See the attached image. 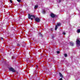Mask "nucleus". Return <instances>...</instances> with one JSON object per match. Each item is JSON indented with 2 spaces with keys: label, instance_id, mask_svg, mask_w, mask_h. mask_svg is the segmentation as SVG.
Returning a JSON list of instances; mask_svg holds the SVG:
<instances>
[{
  "label": "nucleus",
  "instance_id": "f257e3e1",
  "mask_svg": "<svg viewBox=\"0 0 80 80\" xmlns=\"http://www.w3.org/2000/svg\"><path fill=\"white\" fill-rule=\"evenodd\" d=\"M31 17H32V18H35V16L33 15H30L29 14H28V18L29 19H31V20H32L33 18H32Z\"/></svg>",
  "mask_w": 80,
  "mask_h": 80
},
{
  "label": "nucleus",
  "instance_id": "f03ea898",
  "mask_svg": "<svg viewBox=\"0 0 80 80\" xmlns=\"http://www.w3.org/2000/svg\"><path fill=\"white\" fill-rule=\"evenodd\" d=\"M76 44L78 45V46H80V41L79 39H77L76 40Z\"/></svg>",
  "mask_w": 80,
  "mask_h": 80
},
{
  "label": "nucleus",
  "instance_id": "7ed1b4c3",
  "mask_svg": "<svg viewBox=\"0 0 80 80\" xmlns=\"http://www.w3.org/2000/svg\"><path fill=\"white\" fill-rule=\"evenodd\" d=\"M9 70L10 71H12L13 72H15V70L13 68H9Z\"/></svg>",
  "mask_w": 80,
  "mask_h": 80
},
{
  "label": "nucleus",
  "instance_id": "20e7f679",
  "mask_svg": "<svg viewBox=\"0 0 80 80\" xmlns=\"http://www.w3.org/2000/svg\"><path fill=\"white\" fill-rule=\"evenodd\" d=\"M35 21H36V22H40V19L36 18H35Z\"/></svg>",
  "mask_w": 80,
  "mask_h": 80
},
{
  "label": "nucleus",
  "instance_id": "39448f33",
  "mask_svg": "<svg viewBox=\"0 0 80 80\" xmlns=\"http://www.w3.org/2000/svg\"><path fill=\"white\" fill-rule=\"evenodd\" d=\"M51 17H52V18H54V17H55V14H54L53 13H52L51 14Z\"/></svg>",
  "mask_w": 80,
  "mask_h": 80
},
{
  "label": "nucleus",
  "instance_id": "423d86ee",
  "mask_svg": "<svg viewBox=\"0 0 80 80\" xmlns=\"http://www.w3.org/2000/svg\"><path fill=\"white\" fill-rule=\"evenodd\" d=\"M70 44L71 45V46H73V45H74L73 42H70Z\"/></svg>",
  "mask_w": 80,
  "mask_h": 80
},
{
  "label": "nucleus",
  "instance_id": "0eeeda50",
  "mask_svg": "<svg viewBox=\"0 0 80 80\" xmlns=\"http://www.w3.org/2000/svg\"><path fill=\"white\" fill-rule=\"evenodd\" d=\"M61 25V23H57V26H60Z\"/></svg>",
  "mask_w": 80,
  "mask_h": 80
},
{
  "label": "nucleus",
  "instance_id": "6e6552de",
  "mask_svg": "<svg viewBox=\"0 0 80 80\" xmlns=\"http://www.w3.org/2000/svg\"><path fill=\"white\" fill-rule=\"evenodd\" d=\"M77 33H80V29H78L77 30Z\"/></svg>",
  "mask_w": 80,
  "mask_h": 80
},
{
  "label": "nucleus",
  "instance_id": "1a4fd4ad",
  "mask_svg": "<svg viewBox=\"0 0 80 80\" xmlns=\"http://www.w3.org/2000/svg\"><path fill=\"white\" fill-rule=\"evenodd\" d=\"M37 8H38V6L37 5H35L34 7V8L35 9H37Z\"/></svg>",
  "mask_w": 80,
  "mask_h": 80
},
{
  "label": "nucleus",
  "instance_id": "9d476101",
  "mask_svg": "<svg viewBox=\"0 0 80 80\" xmlns=\"http://www.w3.org/2000/svg\"><path fill=\"white\" fill-rule=\"evenodd\" d=\"M57 28H58V26L56 25V26L55 28V30H57Z\"/></svg>",
  "mask_w": 80,
  "mask_h": 80
},
{
  "label": "nucleus",
  "instance_id": "9b49d317",
  "mask_svg": "<svg viewBox=\"0 0 80 80\" xmlns=\"http://www.w3.org/2000/svg\"><path fill=\"white\" fill-rule=\"evenodd\" d=\"M59 75H60V77H63L62 74H61V73H60V72H59Z\"/></svg>",
  "mask_w": 80,
  "mask_h": 80
},
{
  "label": "nucleus",
  "instance_id": "f8f14e48",
  "mask_svg": "<svg viewBox=\"0 0 80 80\" xmlns=\"http://www.w3.org/2000/svg\"><path fill=\"white\" fill-rule=\"evenodd\" d=\"M64 55L65 57H67V54H64Z\"/></svg>",
  "mask_w": 80,
  "mask_h": 80
},
{
  "label": "nucleus",
  "instance_id": "ddd939ff",
  "mask_svg": "<svg viewBox=\"0 0 80 80\" xmlns=\"http://www.w3.org/2000/svg\"><path fill=\"white\" fill-rule=\"evenodd\" d=\"M42 12L43 13H44V14H45V11H43Z\"/></svg>",
  "mask_w": 80,
  "mask_h": 80
},
{
  "label": "nucleus",
  "instance_id": "4468645a",
  "mask_svg": "<svg viewBox=\"0 0 80 80\" xmlns=\"http://www.w3.org/2000/svg\"><path fill=\"white\" fill-rule=\"evenodd\" d=\"M17 1L18 2H21V0H17Z\"/></svg>",
  "mask_w": 80,
  "mask_h": 80
},
{
  "label": "nucleus",
  "instance_id": "2eb2a0df",
  "mask_svg": "<svg viewBox=\"0 0 80 80\" xmlns=\"http://www.w3.org/2000/svg\"><path fill=\"white\" fill-rule=\"evenodd\" d=\"M61 0H58V2H61Z\"/></svg>",
  "mask_w": 80,
  "mask_h": 80
},
{
  "label": "nucleus",
  "instance_id": "dca6fc26",
  "mask_svg": "<svg viewBox=\"0 0 80 80\" xmlns=\"http://www.w3.org/2000/svg\"><path fill=\"white\" fill-rule=\"evenodd\" d=\"M62 34L63 35H65V32H63L62 33Z\"/></svg>",
  "mask_w": 80,
  "mask_h": 80
},
{
  "label": "nucleus",
  "instance_id": "f3484780",
  "mask_svg": "<svg viewBox=\"0 0 80 80\" xmlns=\"http://www.w3.org/2000/svg\"><path fill=\"white\" fill-rule=\"evenodd\" d=\"M11 3H12V0H9Z\"/></svg>",
  "mask_w": 80,
  "mask_h": 80
},
{
  "label": "nucleus",
  "instance_id": "a211bd4d",
  "mask_svg": "<svg viewBox=\"0 0 80 80\" xmlns=\"http://www.w3.org/2000/svg\"><path fill=\"white\" fill-rule=\"evenodd\" d=\"M57 53H60V52L59 51H57Z\"/></svg>",
  "mask_w": 80,
  "mask_h": 80
},
{
  "label": "nucleus",
  "instance_id": "6ab92c4d",
  "mask_svg": "<svg viewBox=\"0 0 80 80\" xmlns=\"http://www.w3.org/2000/svg\"><path fill=\"white\" fill-rule=\"evenodd\" d=\"M38 65H37L36 66V68H38Z\"/></svg>",
  "mask_w": 80,
  "mask_h": 80
},
{
  "label": "nucleus",
  "instance_id": "aec40b11",
  "mask_svg": "<svg viewBox=\"0 0 80 80\" xmlns=\"http://www.w3.org/2000/svg\"><path fill=\"white\" fill-rule=\"evenodd\" d=\"M3 38H1V40H3Z\"/></svg>",
  "mask_w": 80,
  "mask_h": 80
},
{
  "label": "nucleus",
  "instance_id": "412c9836",
  "mask_svg": "<svg viewBox=\"0 0 80 80\" xmlns=\"http://www.w3.org/2000/svg\"><path fill=\"white\" fill-rule=\"evenodd\" d=\"M20 46V45L19 44H18V46Z\"/></svg>",
  "mask_w": 80,
  "mask_h": 80
},
{
  "label": "nucleus",
  "instance_id": "4be33fe9",
  "mask_svg": "<svg viewBox=\"0 0 80 80\" xmlns=\"http://www.w3.org/2000/svg\"><path fill=\"white\" fill-rule=\"evenodd\" d=\"M59 80H62V78H61L60 79H59Z\"/></svg>",
  "mask_w": 80,
  "mask_h": 80
},
{
  "label": "nucleus",
  "instance_id": "5701e85b",
  "mask_svg": "<svg viewBox=\"0 0 80 80\" xmlns=\"http://www.w3.org/2000/svg\"><path fill=\"white\" fill-rule=\"evenodd\" d=\"M39 35H41V33H40V32L39 33Z\"/></svg>",
  "mask_w": 80,
  "mask_h": 80
}]
</instances>
